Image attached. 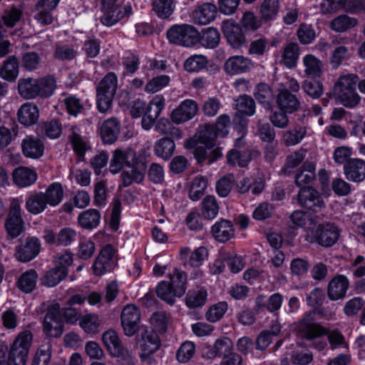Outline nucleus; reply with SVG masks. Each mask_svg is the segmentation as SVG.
<instances>
[{
	"mask_svg": "<svg viewBox=\"0 0 365 365\" xmlns=\"http://www.w3.org/2000/svg\"><path fill=\"white\" fill-rule=\"evenodd\" d=\"M41 63V57L34 51L25 53L21 57L22 67L29 71L37 69Z\"/></svg>",
	"mask_w": 365,
	"mask_h": 365,
	"instance_id": "58",
	"label": "nucleus"
},
{
	"mask_svg": "<svg viewBox=\"0 0 365 365\" xmlns=\"http://www.w3.org/2000/svg\"><path fill=\"white\" fill-rule=\"evenodd\" d=\"M219 211V205L215 197L213 195L206 196L202 201V215L207 219L215 218Z\"/></svg>",
	"mask_w": 365,
	"mask_h": 365,
	"instance_id": "54",
	"label": "nucleus"
},
{
	"mask_svg": "<svg viewBox=\"0 0 365 365\" xmlns=\"http://www.w3.org/2000/svg\"><path fill=\"white\" fill-rule=\"evenodd\" d=\"M118 87V78L115 73H107L96 88L97 108L101 113L108 112L112 106Z\"/></svg>",
	"mask_w": 365,
	"mask_h": 365,
	"instance_id": "3",
	"label": "nucleus"
},
{
	"mask_svg": "<svg viewBox=\"0 0 365 365\" xmlns=\"http://www.w3.org/2000/svg\"><path fill=\"white\" fill-rule=\"evenodd\" d=\"M139 158L135 151L130 148H117L113 152L109 170L113 174L118 173L124 167L130 165Z\"/></svg>",
	"mask_w": 365,
	"mask_h": 365,
	"instance_id": "12",
	"label": "nucleus"
},
{
	"mask_svg": "<svg viewBox=\"0 0 365 365\" xmlns=\"http://www.w3.org/2000/svg\"><path fill=\"white\" fill-rule=\"evenodd\" d=\"M307 134V127L297 125L292 129L282 134V141L287 146H293L300 143Z\"/></svg>",
	"mask_w": 365,
	"mask_h": 365,
	"instance_id": "33",
	"label": "nucleus"
},
{
	"mask_svg": "<svg viewBox=\"0 0 365 365\" xmlns=\"http://www.w3.org/2000/svg\"><path fill=\"white\" fill-rule=\"evenodd\" d=\"M43 194L48 204L51 206H56L61 202L63 190L60 183L54 182L48 187Z\"/></svg>",
	"mask_w": 365,
	"mask_h": 365,
	"instance_id": "50",
	"label": "nucleus"
},
{
	"mask_svg": "<svg viewBox=\"0 0 365 365\" xmlns=\"http://www.w3.org/2000/svg\"><path fill=\"white\" fill-rule=\"evenodd\" d=\"M253 68L254 63L252 60L243 56H231L224 65L225 72L230 75L247 73Z\"/></svg>",
	"mask_w": 365,
	"mask_h": 365,
	"instance_id": "19",
	"label": "nucleus"
},
{
	"mask_svg": "<svg viewBox=\"0 0 365 365\" xmlns=\"http://www.w3.org/2000/svg\"><path fill=\"white\" fill-rule=\"evenodd\" d=\"M21 148L26 157L38 158L43 153L44 145L38 138L27 135L22 140Z\"/></svg>",
	"mask_w": 365,
	"mask_h": 365,
	"instance_id": "28",
	"label": "nucleus"
},
{
	"mask_svg": "<svg viewBox=\"0 0 365 365\" xmlns=\"http://www.w3.org/2000/svg\"><path fill=\"white\" fill-rule=\"evenodd\" d=\"M101 213L96 209H88L81 212L78 217V225L83 229L96 228L101 221Z\"/></svg>",
	"mask_w": 365,
	"mask_h": 365,
	"instance_id": "35",
	"label": "nucleus"
},
{
	"mask_svg": "<svg viewBox=\"0 0 365 365\" xmlns=\"http://www.w3.org/2000/svg\"><path fill=\"white\" fill-rule=\"evenodd\" d=\"M207 292L203 288L190 291L186 297V304L190 308L202 307L207 300Z\"/></svg>",
	"mask_w": 365,
	"mask_h": 365,
	"instance_id": "48",
	"label": "nucleus"
},
{
	"mask_svg": "<svg viewBox=\"0 0 365 365\" xmlns=\"http://www.w3.org/2000/svg\"><path fill=\"white\" fill-rule=\"evenodd\" d=\"M121 325L125 335L134 336L139 329L140 313L139 309L133 304L125 306L121 312Z\"/></svg>",
	"mask_w": 365,
	"mask_h": 365,
	"instance_id": "9",
	"label": "nucleus"
},
{
	"mask_svg": "<svg viewBox=\"0 0 365 365\" xmlns=\"http://www.w3.org/2000/svg\"><path fill=\"white\" fill-rule=\"evenodd\" d=\"M60 305L52 304L43 321V331L50 337H59L63 333V324L60 319Z\"/></svg>",
	"mask_w": 365,
	"mask_h": 365,
	"instance_id": "11",
	"label": "nucleus"
},
{
	"mask_svg": "<svg viewBox=\"0 0 365 365\" xmlns=\"http://www.w3.org/2000/svg\"><path fill=\"white\" fill-rule=\"evenodd\" d=\"M172 289L178 297H182L186 291L187 274L185 272L175 268L172 273L168 275Z\"/></svg>",
	"mask_w": 365,
	"mask_h": 365,
	"instance_id": "34",
	"label": "nucleus"
},
{
	"mask_svg": "<svg viewBox=\"0 0 365 365\" xmlns=\"http://www.w3.org/2000/svg\"><path fill=\"white\" fill-rule=\"evenodd\" d=\"M256 100L264 107L270 108L274 95L270 86L266 83H261L257 86V90L255 93Z\"/></svg>",
	"mask_w": 365,
	"mask_h": 365,
	"instance_id": "49",
	"label": "nucleus"
},
{
	"mask_svg": "<svg viewBox=\"0 0 365 365\" xmlns=\"http://www.w3.org/2000/svg\"><path fill=\"white\" fill-rule=\"evenodd\" d=\"M103 343L110 354L116 357H128L132 359V354L123 346L118 333L109 329L102 335Z\"/></svg>",
	"mask_w": 365,
	"mask_h": 365,
	"instance_id": "13",
	"label": "nucleus"
},
{
	"mask_svg": "<svg viewBox=\"0 0 365 365\" xmlns=\"http://www.w3.org/2000/svg\"><path fill=\"white\" fill-rule=\"evenodd\" d=\"M222 29L228 43L232 48H239L245 43V35L239 25L227 22L224 24Z\"/></svg>",
	"mask_w": 365,
	"mask_h": 365,
	"instance_id": "26",
	"label": "nucleus"
},
{
	"mask_svg": "<svg viewBox=\"0 0 365 365\" xmlns=\"http://www.w3.org/2000/svg\"><path fill=\"white\" fill-rule=\"evenodd\" d=\"M101 11L103 14L100 18L101 22L105 26H110L129 16L132 12V8L128 4H117L109 6L108 10L101 8Z\"/></svg>",
	"mask_w": 365,
	"mask_h": 365,
	"instance_id": "15",
	"label": "nucleus"
},
{
	"mask_svg": "<svg viewBox=\"0 0 365 365\" xmlns=\"http://www.w3.org/2000/svg\"><path fill=\"white\" fill-rule=\"evenodd\" d=\"M217 132H214L211 125H205L198 133V140L207 148H212L215 144Z\"/></svg>",
	"mask_w": 365,
	"mask_h": 365,
	"instance_id": "60",
	"label": "nucleus"
},
{
	"mask_svg": "<svg viewBox=\"0 0 365 365\" xmlns=\"http://www.w3.org/2000/svg\"><path fill=\"white\" fill-rule=\"evenodd\" d=\"M297 202L304 208L315 212L325 207L320 193L312 187L301 188L297 194Z\"/></svg>",
	"mask_w": 365,
	"mask_h": 365,
	"instance_id": "7",
	"label": "nucleus"
},
{
	"mask_svg": "<svg viewBox=\"0 0 365 365\" xmlns=\"http://www.w3.org/2000/svg\"><path fill=\"white\" fill-rule=\"evenodd\" d=\"M312 313L299 320L296 325L297 344L304 346L309 342L310 346L319 351H323L327 346L324 341L319 339L327 334V329L318 323L313 322Z\"/></svg>",
	"mask_w": 365,
	"mask_h": 365,
	"instance_id": "1",
	"label": "nucleus"
},
{
	"mask_svg": "<svg viewBox=\"0 0 365 365\" xmlns=\"http://www.w3.org/2000/svg\"><path fill=\"white\" fill-rule=\"evenodd\" d=\"M168 317L163 312H157L152 314L150 322L155 331L165 332L168 327Z\"/></svg>",
	"mask_w": 365,
	"mask_h": 365,
	"instance_id": "59",
	"label": "nucleus"
},
{
	"mask_svg": "<svg viewBox=\"0 0 365 365\" xmlns=\"http://www.w3.org/2000/svg\"><path fill=\"white\" fill-rule=\"evenodd\" d=\"M217 6L211 3H205L197 6L192 12L194 21L200 25H206L217 16Z\"/></svg>",
	"mask_w": 365,
	"mask_h": 365,
	"instance_id": "25",
	"label": "nucleus"
},
{
	"mask_svg": "<svg viewBox=\"0 0 365 365\" xmlns=\"http://www.w3.org/2000/svg\"><path fill=\"white\" fill-rule=\"evenodd\" d=\"M315 165L313 163L305 162L295 176V184L299 187H309L315 179Z\"/></svg>",
	"mask_w": 365,
	"mask_h": 365,
	"instance_id": "31",
	"label": "nucleus"
},
{
	"mask_svg": "<svg viewBox=\"0 0 365 365\" xmlns=\"http://www.w3.org/2000/svg\"><path fill=\"white\" fill-rule=\"evenodd\" d=\"M37 179L36 173L26 167H19L13 172L14 183L21 187H28L34 184Z\"/></svg>",
	"mask_w": 365,
	"mask_h": 365,
	"instance_id": "29",
	"label": "nucleus"
},
{
	"mask_svg": "<svg viewBox=\"0 0 365 365\" xmlns=\"http://www.w3.org/2000/svg\"><path fill=\"white\" fill-rule=\"evenodd\" d=\"M152 11L160 19H168L173 14L175 0H153Z\"/></svg>",
	"mask_w": 365,
	"mask_h": 365,
	"instance_id": "37",
	"label": "nucleus"
},
{
	"mask_svg": "<svg viewBox=\"0 0 365 365\" xmlns=\"http://www.w3.org/2000/svg\"><path fill=\"white\" fill-rule=\"evenodd\" d=\"M227 163L230 165H237L245 167L250 160V154L246 151H239L236 149L230 150L227 155Z\"/></svg>",
	"mask_w": 365,
	"mask_h": 365,
	"instance_id": "55",
	"label": "nucleus"
},
{
	"mask_svg": "<svg viewBox=\"0 0 365 365\" xmlns=\"http://www.w3.org/2000/svg\"><path fill=\"white\" fill-rule=\"evenodd\" d=\"M38 97L48 98L56 88V80L51 76L36 78Z\"/></svg>",
	"mask_w": 365,
	"mask_h": 365,
	"instance_id": "47",
	"label": "nucleus"
},
{
	"mask_svg": "<svg viewBox=\"0 0 365 365\" xmlns=\"http://www.w3.org/2000/svg\"><path fill=\"white\" fill-rule=\"evenodd\" d=\"M197 103L191 99H187L180 103L170 114L171 120L176 124L183 123L192 119L197 113Z\"/></svg>",
	"mask_w": 365,
	"mask_h": 365,
	"instance_id": "16",
	"label": "nucleus"
},
{
	"mask_svg": "<svg viewBox=\"0 0 365 365\" xmlns=\"http://www.w3.org/2000/svg\"><path fill=\"white\" fill-rule=\"evenodd\" d=\"M195 351V344L189 341H185L181 344L177 351V359L180 363H186L193 356Z\"/></svg>",
	"mask_w": 365,
	"mask_h": 365,
	"instance_id": "61",
	"label": "nucleus"
},
{
	"mask_svg": "<svg viewBox=\"0 0 365 365\" xmlns=\"http://www.w3.org/2000/svg\"><path fill=\"white\" fill-rule=\"evenodd\" d=\"M235 179L232 175L222 177L216 182V191L222 197H227L232 190Z\"/></svg>",
	"mask_w": 365,
	"mask_h": 365,
	"instance_id": "64",
	"label": "nucleus"
},
{
	"mask_svg": "<svg viewBox=\"0 0 365 365\" xmlns=\"http://www.w3.org/2000/svg\"><path fill=\"white\" fill-rule=\"evenodd\" d=\"M79 324L86 333L95 334L98 331L101 320L96 314H87L81 317Z\"/></svg>",
	"mask_w": 365,
	"mask_h": 365,
	"instance_id": "53",
	"label": "nucleus"
},
{
	"mask_svg": "<svg viewBox=\"0 0 365 365\" xmlns=\"http://www.w3.org/2000/svg\"><path fill=\"white\" fill-rule=\"evenodd\" d=\"M67 274V269L56 267L46 272L41 279V283L46 287H52L60 283Z\"/></svg>",
	"mask_w": 365,
	"mask_h": 365,
	"instance_id": "41",
	"label": "nucleus"
},
{
	"mask_svg": "<svg viewBox=\"0 0 365 365\" xmlns=\"http://www.w3.org/2000/svg\"><path fill=\"white\" fill-rule=\"evenodd\" d=\"M18 91L25 99H34L38 97L36 78H23L18 82Z\"/></svg>",
	"mask_w": 365,
	"mask_h": 365,
	"instance_id": "36",
	"label": "nucleus"
},
{
	"mask_svg": "<svg viewBox=\"0 0 365 365\" xmlns=\"http://www.w3.org/2000/svg\"><path fill=\"white\" fill-rule=\"evenodd\" d=\"M51 356V344L46 343L38 349L31 365H48Z\"/></svg>",
	"mask_w": 365,
	"mask_h": 365,
	"instance_id": "56",
	"label": "nucleus"
},
{
	"mask_svg": "<svg viewBox=\"0 0 365 365\" xmlns=\"http://www.w3.org/2000/svg\"><path fill=\"white\" fill-rule=\"evenodd\" d=\"M38 279L37 272L34 269L23 273L19 277L17 285L19 289L26 293H29L36 287Z\"/></svg>",
	"mask_w": 365,
	"mask_h": 365,
	"instance_id": "46",
	"label": "nucleus"
},
{
	"mask_svg": "<svg viewBox=\"0 0 365 365\" xmlns=\"http://www.w3.org/2000/svg\"><path fill=\"white\" fill-rule=\"evenodd\" d=\"M359 76L356 73L340 76L334 85V94L344 107L353 108L361 102V96L356 91Z\"/></svg>",
	"mask_w": 365,
	"mask_h": 365,
	"instance_id": "2",
	"label": "nucleus"
},
{
	"mask_svg": "<svg viewBox=\"0 0 365 365\" xmlns=\"http://www.w3.org/2000/svg\"><path fill=\"white\" fill-rule=\"evenodd\" d=\"M21 204V201L19 198H13L11 200L9 213L4 223L6 234L11 239L18 237L24 231Z\"/></svg>",
	"mask_w": 365,
	"mask_h": 365,
	"instance_id": "5",
	"label": "nucleus"
},
{
	"mask_svg": "<svg viewBox=\"0 0 365 365\" xmlns=\"http://www.w3.org/2000/svg\"><path fill=\"white\" fill-rule=\"evenodd\" d=\"M302 87L304 92L312 98H319L323 93V85L319 81L307 79L303 81Z\"/></svg>",
	"mask_w": 365,
	"mask_h": 365,
	"instance_id": "62",
	"label": "nucleus"
},
{
	"mask_svg": "<svg viewBox=\"0 0 365 365\" xmlns=\"http://www.w3.org/2000/svg\"><path fill=\"white\" fill-rule=\"evenodd\" d=\"M299 55V48L296 43H289L284 48L282 61L288 68H294L297 66Z\"/></svg>",
	"mask_w": 365,
	"mask_h": 365,
	"instance_id": "45",
	"label": "nucleus"
},
{
	"mask_svg": "<svg viewBox=\"0 0 365 365\" xmlns=\"http://www.w3.org/2000/svg\"><path fill=\"white\" fill-rule=\"evenodd\" d=\"M41 247V240L38 237L29 236L16 247L15 257L19 262H29L39 254Z\"/></svg>",
	"mask_w": 365,
	"mask_h": 365,
	"instance_id": "10",
	"label": "nucleus"
},
{
	"mask_svg": "<svg viewBox=\"0 0 365 365\" xmlns=\"http://www.w3.org/2000/svg\"><path fill=\"white\" fill-rule=\"evenodd\" d=\"M235 108L237 111L235 120L240 117V114L249 116L253 115L255 113V103L251 96L242 95L235 101Z\"/></svg>",
	"mask_w": 365,
	"mask_h": 365,
	"instance_id": "39",
	"label": "nucleus"
},
{
	"mask_svg": "<svg viewBox=\"0 0 365 365\" xmlns=\"http://www.w3.org/2000/svg\"><path fill=\"white\" fill-rule=\"evenodd\" d=\"M146 168V163L140 158L133 161L121 173L123 185L128 187L134 182L141 183L145 178Z\"/></svg>",
	"mask_w": 365,
	"mask_h": 365,
	"instance_id": "8",
	"label": "nucleus"
},
{
	"mask_svg": "<svg viewBox=\"0 0 365 365\" xmlns=\"http://www.w3.org/2000/svg\"><path fill=\"white\" fill-rule=\"evenodd\" d=\"M1 76L9 81H14L19 75V61L15 56H9L0 69Z\"/></svg>",
	"mask_w": 365,
	"mask_h": 365,
	"instance_id": "43",
	"label": "nucleus"
},
{
	"mask_svg": "<svg viewBox=\"0 0 365 365\" xmlns=\"http://www.w3.org/2000/svg\"><path fill=\"white\" fill-rule=\"evenodd\" d=\"M200 41L203 46L208 48H214L217 47L220 43V32L215 28L208 27L204 30Z\"/></svg>",
	"mask_w": 365,
	"mask_h": 365,
	"instance_id": "52",
	"label": "nucleus"
},
{
	"mask_svg": "<svg viewBox=\"0 0 365 365\" xmlns=\"http://www.w3.org/2000/svg\"><path fill=\"white\" fill-rule=\"evenodd\" d=\"M99 133L105 144H113L120 133V122L116 118H110L102 122L99 126Z\"/></svg>",
	"mask_w": 365,
	"mask_h": 365,
	"instance_id": "22",
	"label": "nucleus"
},
{
	"mask_svg": "<svg viewBox=\"0 0 365 365\" xmlns=\"http://www.w3.org/2000/svg\"><path fill=\"white\" fill-rule=\"evenodd\" d=\"M175 148V144L173 140L163 138L155 143L154 152L158 157L167 160L172 156Z\"/></svg>",
	"mask_w": 365,
	"mask_h": 365,
	"instance_id": "44",
	"label": "nucleus"
},
{
	"mask_svg": "<svg viewBox=\"0 0 365 365\" xmlns=\"http://www.w3.org/2000/svg\"><path fill=\"white\" fill-rule=\"evenodd\" d=\"M291 221L296 225L307 230H312L319 222L318 216H313L311 212L295 210L290 216Z\"/></svg>",
	"mask_w": 365,
	"mask_h": 365,
	"instance_id": "30",
	"label": "nucleus"
},
{
	"mask_svg": "<svg viewBox=\"0 0 365 365\" xmlns=\"http://www.w3.org/2000/svg\"><path fill=\"white\" fill-rule=\"evenodd\" d=\"M340 231L336 226L331 223L319 225L315 234L317 242L324 247L334 245L338 240Z\"/></svg>",
	"mask_w": 365,
	"mask_h": 365,
	"instance_id": "14",
	"label": "nucleus"
},
{
	"mask_svg": "<svg viewBox=\"0 0 365 365\" xmlns=\"http://www.w3.org/2000/svg\"><path fill=\"white\" fill-rule=\"evenodd\" d=\"M33 340L30 331L19 333L11 346L8 365H26L29 348Z\"/></svg>",
	"mask_w": 365,
	"mask_h": 365,
	"instance_id": "4",
	"label": "nucleus"
},
{
	"mask_svg": "<svg viewBox=\"0 0 365 365\" xmlns=\"http://www.w3.org/2000/svg\"><path fill=\"white\" fill-rule=\"evenodd\" d=\"M114 253L115 251L110 245L106 246L101 250L93 266L95 274L102 275L113 268L115 264Z\"/></svg>",
	"mask_w": 365,
	"mask_h": 365,
	"instance_id": "18",
	"label": "nucleus"
},
{
	"mask_svg": "<svg viewBox=\"0 0 365 365\" xmlns=\"http://www.w3.org/2000/svg\"><path fill=\"white\" fill-rule=\"evenodd\" d=\"M17 117L21 124L25 126H31L38 120V108L33 103H25L19 108Z\"/></svg>",
	"mask_w": 365,
	"mask_h": 365,
	"instance_id": "27",
	"label": "nucleus"
},
{
	"mask_svg": "<svg viewBox=\"0 0 365 365\" xmlns=\"http://www.w3.org/2000/svg\"><path fill=\"white\" fill-rule=\"evenodd\" d=\"M156 293L161 299L170 304L174 302L175 297H177L170 284L166 281H162L158 284Z\"/></svg>",
	"mask_w": 365,
	"mask_h": 365,
	"instance_id": "57",
	"label": "nucleus"
},
{
	"mask_svg": "<svg viewBox=\"0 0 365 365\" xmlns=\"http://www.w3.org/2000/svg\"><path fill=\"white\" fill-rule=\"evenodd\" d=\"M344 174L351 182H361L365 179V160L351 158L344 165Z\"/></svg>",
	"mask_w": 365,
	"mask_h": 365,
	"instance_id": "20",
	"label": "nucleus"
},
{
	"mask_svg": "<svg viewBox=\"0 0 365 365\" xmlns=\"http://www.w3.org/2000/svg\"><path fill=\"white\" fill-rule=\"evenodd\" d=\"M349 282L344 275L335 276L329 283L327 295L332 301L343 299L349 288Z\"/></svg>",
	"mask_w": 365,
	"mask_h": 365,
	"instance_id": "24",
	"label": "nucleus"
},
{
	"mask_svg": "<svg viewBox=\"0 0 365 365\" xmlns=\"http://www.w3.org/2000/svg\"><path fill=\"white\" fill-rule=\"evenodd\" d=\"M276 103L280 110L285 111L289 114L297 111L300 107V101L298 98L289 91L288 89H281L279 91Z\"/></svg>",
	"mask_w": 365,
	"mask_h": 365,
	"instance_id": "23",
	"label": "nucleus"
},
{
	"mask_svg": "<svg viewBox=\"0 0 365 365\" xmlns=\"http://www.w3.org/2000/svg\"><path fill=\"white\" fill-rule=\"evenodd\" d=\"M214 237L219 242H226L235 235V230L230 221L222 220L212 227Z\"/></svg>",
	"mask_w": 365,
	"mask_h": 365,
	"instance_id": "32",
	"label": "nucleus"
},
{
	"mask_svg": "<svg viewBox=\"0 0 365 365\" xmlns=\"http://www.w3.org/2000/svg\"><path fill=\"white\" fill-rule=\"evenodd\" d=\"M48 202L43 192H40L31 195L26 202V208L31 214L38 215L42 212Z\"/></svg>",
	"mask_w": 365,
	"mask_h": 365,
	"instance_id": "42",
	"label": "nucleus"
},
{
	"mask_svg": "<svg viewBox=\"0 0 365 365\" xmlns=\"http://www.w3.org/2000/svg\"><path fill=\"white\" fill-rule=\"evenodd\" d=\"M357 24L358 20L356 18L342 14L331 20L329 23V27L335 32L343 33L354 28Z\"/></svg>",
	"mask_w": 365,
	"mask_h": 365,
	"instance_id": "38",
	"label": "nucleus"
},
{
	"mask_svg": "<svg viewBox=\"0 0 365 365\" xmlns=\"http://www.w3.org/2000/svg\"><path fill=\"white\" fill-rule=\"evenodd\" d=\"M227 309V304L221 302L210 307L206 313V319L210 322L220 320Z\"/></svg>",
	"mask_w": 365,
	"mask_h": 365,
	"instance_id": "63",
	"label": "nucleus"
},
{
	"mask_svg": "<svg viewBox=\"0 0 365 365\" xmlns=\"http://www.w3.org/2000/svg\"><path fill=\"white\" fill-rule=\"evenodd\" d=\"M167 38L170 43L190 47L197 42L199 32L191 25H175L167 31Z\"/></svg>",
	"mask_w": 365,
	"mask_h": 365,
	"instance_id": "6",
	"label": "nucleus"
},
{
	"mask_svg": "<svg viewBox=\"0 0 365 365\" xmlns=\"http://www.w3.org/2000/svg\"><path fill=\"white\" fill-rule=\"evenodd\" d=\"M304 74L309 78L317 79L321 78L325 70L323 61L313 54L309 53L303 56L302 60Z\"/></svg>",
	"mask_w": 365,
	"mask_h": 365,
	"instance_id": "17",
	"label": "nucleus"
},
{
	"mask_svg": "<svg viewBox=\"0 0 365 365\" xmlns=\"http://www.w3.org/2000/svg\"><path fill=\"white\" fill-rule=\"evenodd\" d=\"M207 58L203 55H193L187 58L184 68L188 72H198L207 66Z\"/></svg>",
	"mask_w": 365,
	"mask_h": 365,
	"instance_id": "51",
	"label": "nucleus"
},
{
	"mask_svg": "<svg viewBox=\"0 0 365 365\" xmlns=\"http://www.w3.org/2000/svg\"><path fill=\"white\" fill-rule=\"evenodd\" d=\"M280 8L279 0H263L259 8L261 19L264 21L275 19Z\"/></svg>",
	"mask_w": 365,
	"mask_h": 365,
	"instance_id": "40",
	"label": "nucleus"
},
{
	"mask_svg": "<svg viewBox=\"0 0 365 365\" xmlns=\"http://www.w3.org/2000/svg\"><path fill=\"white\" fill-rule=\"evenodd\" d=\"M59 1L39 0L35 6V20L43 26L51 24L53 19L51 12L56 7Z\"/></svg>",
	"mask_w": 365,
	"mask_h": 365,
	"instance_id": "21",
	"label": "nucleus"
}]
</instances>
